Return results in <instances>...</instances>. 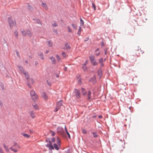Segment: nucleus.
Segmentation results:
<instances>
[{
    "instance_id": "1",
    "label": "nucleus",
    "mask_w": 153,
    "mask_h": 153,
    "mask_svg": "<svg viewBox=\"0 0 153 153\" xmlns=\"http://www.w3.org/2000/svg\"><path fill=\"white\" fill-rule=\"evenodd\" d=\"M30 96L32 99L35 101L38 98V96L34 91L32 90L30 91Z\"/></svg>"
},
{
    "instance_id": "2",
    "label": "nucleus",
    "mask_w": 153,
    "mask_h": 153,
    "mask_svg": "<svg viewBox=\"0 0 153 153\" xmlns=\"http://www.w3.org/2000/svg\"><path fill=\"white\" fill-rule=\"evenodd\" d=\"M19 148L20 146L19 145L16 143H15L14 145L11 147L10 149L14 152H16Z\"/></svg>"
},
{
    "instance_id": "3",
    "label": "nucleus",
    "mask_w": 153,
    "mask_h": 153,
    "mask_svg": "<svg viewBox=\"0 0 153 153\" xmlns=\"http://www.w3.org/2000/svg\"><path fill=\"white\" fill-rule=\"evenodd\" d=\"M46 142H48L49 143V144H47L45 146L47 147L49 149H54V147L52 146L51 142L50 140V139L49 138H47L46 140Z\"/></svg>"
},
{
    "instance_id": "4",
    "label": "nucleus",
    "mask_w": 153,
    "mask_h": 153,
    "mask_svg": "<svg viewBox=\"0 0 153 153\" xmlns=\"http://www.w3.org/2000/svg\"><path fill=\"white\" fill-rule=\"evenodd\" d=\"M8 22L9 24L10 28H12L13 26H15L16 25V22L12 20L11 18H8Z\"/></svg>"
},
{
    "instance_id": "5",
    "label": "nucleus",
    "mask_w": 153,
    "mask_h": 153,
    "mask_svg": "<svg viewBox=\"0 0 153 153\" xmlns=\"http://www.w3.org/2000/svg\"><path fill=\"white\" fill-rule=\"evenodd\" d=\"M57 132L60 134L63 135L64 134V130L63 128L62 127H59L57 128Z\"/></svg>"
},
{
    "instance_id": "6",
    "label": "nucleus",
    "mask_w": 153,
    "mask_h": 153,
    "mask_svg": "<svg viewBox=\"0 0 153 153\" xmlns=\"http://www.w3.org/2000/svg\"><path fill=\"white\" fill-rule=\"evenodd\" d=\"M75 95L77 99H79L81 97L80 93L78 89L75 88L74 89Z\"/></svg>"
},
{
    "instance_id": "7",
    "label": "nucleus",
    "mask_w": 153,
    "mask_h": 153,
    "mask_svg": "<svg viewBox=\"0 0 153 153\" xmlns=\"http://www.w3.org/2000/svg\"><path fill=\"white\" fill-rule=\"evenodd\" d=\"M89 81L92 82L93 84H95L97 82V80L95 76H93L89 79Z\"/></svg>"
},
{
    "instance_id": "8",
    "label": "nucleus",
    "mask_w": 153,
    "mask_h": 153,
    "mask_svg": "<svg viewBox=\"0 0 153 153\" xmlns=\"http://www.w3.org/2000/svg\"><path fill=\"white\" fill-rule=\"evenodd\" d=\"M63 103V101L62 100H60L57 103L56 106L60 108L62 105Z\"/></svg>"
},
{
    "instance_id": "9",
    "label": "nucleus",
    "mask_w": 153,
    "mask_h": 153,
    "mask_svg": "<svg viewBox=\"0 0 153 153\" xmlns=\"http://www.w3.org/2000/svg\"><path fill=\"white\" fill-rule=\"evenodd\" d=\"M25 77V78L27 79V80H28L30 76L28 72L27 71H25L23 73Z\"/></svg>"
},
{
    "instance_id": "10",
    "label": "nucleus",
    "mask_w": 153,
    "mask_h": 153,
    "mask_svg": "<svg viewBox=\"0 0 153 153\" xmlns=\"http://www.w3.org/2000/svg\"><path fill=\"white\" fill-rule=\"evenodd\" d=\"M42 97L45 100H47L48 99V97L46 94L45 92H43L42 94Z\"/></svg>"
},
{
    "instance_id": "11",
    "label": "nucleus",
    "mask_w": 153,
    "mask_h": 153,
    "mask_svg": "<svg viewBox=\"0 0 153 153\" xmlns=\"http://www.w3.org/2000/svg\"><path fill=\"white\" fill-rule=\"evenodd\" d=\"M33 20L35 22V23L39 24L42 25L39 19L33 18Z\"/></svg>"
},
{
    "instance_id": "12",
    "label": "nucleus",
    "mask_w": 153,
    "mask_h": 153,
    "mask_svg": "<svg viewBox=\"0 0 153 153\" xmlns=\"http://www.w3.org/2000/svg\"><path fill=\"white\" fill-rule=\"evenodd\" d=\"M18 68L20 71V72L22 73H23V72H24L25 71L24 70L23 68L20 65H18Z\"/></svg>"
},
{
    "instance_id": "13",
    "label": "nucleus",
    "mask_w": 153,
    "mask_h": 153,
    "mask_svg": "<svg viewBox=\"0 0 153 153\" xmlns=\"http://www.w3.org/2000/svg\"><path fill=\"white\" fill-rule=\"evenodd\" d=\"M30 115L32 118H34L35 117V113L33 111L30 112Z\"/></svg>"
},
{
    "instance_id": "14",
    "label": "nucleus",
    "mask_w": 153,
    "mask_h": 153,
    "mask_svg": "<svg viewBox=\"0 0 153 153\" xmlns=\"http://www.w3.org/2000/svg\"><path fill=\"white\" fill-rule=\"evenodd\" d=\"M38 55L40 56L41 59H44V57L43 53L41 52H39L38 53Z\"/></svg>"
},
{
    "instance_id": "15",
    "label": "nucleus",
    "mask_w": 153,
    "mask_h": 153,
    "mask_svg": "<svg viewBox=\"0 0 153 153\" xmlns=\"http://www.w3.org/2000/svg\"><path fill=\"white\" fill-rule=\"evenodd\" d=\"M91 93L90 91H88L87 93V99L88 100H89L91 99Z\"/></svg>"
},
{
    "instance_id": "16",
    "label": "nucleus",
    "mask_w": 153,
    "mask_h": 153,
    "mask_svg": "<svg viewBox=\"0 0 153 153\" xmlns=\"http://www.w3.org/2000/svg\"><path fill=\"white\" fill-rule=\"evenodd\" d=\"M50 59L52 61L53 64H54L56 63V60L55 58L53 56L51 57H50Z\"/></svg>"
},
{
    "instance_id": "17",
    "label": "nucleus",
    "mask_w": 153,
    "mask_h": 153,
    "mask_svg": "<svg viewBox=\"0 0 153 153\" xmlns=\"http://www.w3.org/2000/svg\"><path fill=\"white\" fill-rule=\"evenodd\" d=\"M98 74L100 78L102 76V73L101 70L100 69L98 71Z\"/></svg>"
},
{
    "instance_id": "18",
    "label": "nucleus",
    "mask_w": 153,
    "mask_h": 153,
    "mask_svg": "<svg viewBox=\"0 0 153 153\" xmlns=\"http://www.w3.org/2000/svg\"><path fill=\"white\" fill-rule=\"evenodd\" d=\"M27 9L30 11H32L33 10V7L30 5H27Z\"/></svg>"
},
{
    "instance_id": "19",
    "label": "nucleus",
    "mask_w": 153,
    "mask_h": 153,
    "mask_svg": "<svg viewBox=\"0 0 153 153\" xmlns=\"http://www.w3.org/2000/svg\"><path fill=\"white\" fill-rule=\"evenodd\" d=\"M81 91L83 95L85 96L86 94V91L84 88H82L81 89Z\"/></svg>"
},
{
    "instance_id": "20",
    "label": "nucleus",
    "mask_w": 153,
    "mask_h": 153,
    "mask_svg": "<svg viewBox=\"0 0 153 153\" xmlns=\"http://www.w3.org/2000/svg\"><path fill=\"white\" fill-rule=\"evenodd\" d=\"M82 29H81V27H79V28L78 29V32H77V34L79 36L80 35L81 33V31H82Z\"/></svg>"
},
{
    "instance_id": "21",
    "label": "nucleus",
    "mask_w": 153,
    "mask_h": 153,
    "mask_svg": "<svg viewBox=\"0 0 153 153\" xmlns=\"http://www.w3.org/2000/svg\"><path fill=\"white\" fill-rule=\"evenodd\" d=\"M89 58L90 59L91 62H92V61H93L94 60H95L94 57L92 56H90L89 57Z\"/></svg>"
},
{
    "instance_id": "22",
    "label": "nucleus",
    "mask_w": 153,
    "mask_h": 153,
    "mask_svg": "<svg viewBox=\"0 0 153 153\" xmlns=\"http://www.w3.org/2000/svg\"><path fill=\"white\" fill-rule=\"evenodd\" d=\"M42 7L46 9H48V7L46 4L45 3L42 2Z\"/></svg>"
},
{
    "instance_id": "23",
    "label": "nucleus",
    "mask_w": 153,
    "mask_h": 153,
    "mask_svg": "<svg viewBox=\"0 0 153 153\" xmlns=\"http://www.w3.org/2000/svg\"><path fill=\"white\" fill-rule=\"evenodd\" d=\"M26 33L27 34L28 36L30 37L31 36V32L30 31L28 30V29H27V30H26Z\"/></svg>"
},
{
    "instance_id": "24",
    "label": "nucleus",
    "mask_w": 153,
    "mask_h": 153,
    "mask_svg": "<svg viewBox=\"0 0 153 153\" xmlns=\"http://www.w3.org/2000/svg\"><path fill=\"white\" fill-rule=\"evenodd\" d=\"M82 68L84 71H85L87 70V67L85 65V64H83L82 66Z\"/></svg>"
},
{
    "instance_id": "25",
    "label": "nucleus",
    "mask_w": 153,
    "mask_h": 153,
    "mask_svg": "<svg viewBox=\"0 0 153 153\" xmlns=\"http://www.w3.org/2000/svg\"><path fill=\"white\" fill-rule=\"evenodd\" d=\"M99 62L101 64V66H103L104 65L102 63L103 59L102 58H100L99 60Z\"/></svg>"
},
{
    "instance_id": "26",
    "label": "nucleus",
    "mask_w": 153,
    "mask_h": 153,
    "mask_svg": "<svg viewBox=\"0 0 153 153\" xmlns=\"http://www.w3.org/2000/svg\"><path fill=\"white\" fill-rule=\"evenodd\" d=\"M65 45L66 49H69L71 48L70 46L69 45H68V43H65Z\"/></svg>"
},
{
    "instance_id": "27",
    "label": "nucleus",
    "mask_w": 153,
    "mask_h": 153,
    "mask_svg": "<svg viewBox=\"0 0 153 153\" xmlns=\"http://www.w3.org/2000/svg\"><path fill=\"white\" fill-rule=\"evenodd\" d=\"M14 34L16 36V38H18V33L17 31L16 30H15L14 32Z\"/></svg>"
},
{
    "instance_id": "28",
    "label": "nucleus",
    "mask_w": 153,
    "mask_h": 153,
    "mask_svg": "<svg viewBox=\"0 0 153 153\" xmlns=\"http://www.w3.org/2000/svg\"><path fill=\"white\" fill-rule=\"evenodd\" d=\"M33 106L36 110H38L39 109V107L36 104L33 105Z\"/></svg>"
},
{
    "instance_id": "29",
    "label": "nucleus",
    "mask_w": 153,
    "mask_h": 153,
    "mask_svg": "<svg viewBox=\"0 0 153 153\" xmlns=\"http://www.w3.org/2000/svg\"><path fill=\"white\" fill-rule=\"evenodd\" d=\"M22 134L25 137H26L27 138H29L30 137V135L27 134L22 133Z\"/></svg>"
},
{
    "instance_id": "30",
    "label": "nucleus",
    "mask_w": 153,
    "mask_h": 153,
    "mask_svg": "<svg viewBox=\"0 0 153 153\" xmlns=\"http://www.w3.org/2000/svg\"><path fill=\"white\" fill-rule=\"evenodd\" d=\"M53 146L54 148L56 150H58L59 149V148L56 143H54Z\"/></svg>"
},
{
    "instance_id": "31",
    "label": "nucleus",
    "mask_w": 153,
    "mask_h": 153,
    "mask_svg": "<svg viewBox=\"0 0 153 153\" xmlns=\"http://www.w3.org/2000/svg\"><path fill=\"white\" fill-rule=\"evenodd\" d=\"M91 62L93 65L94 66L98 64L97 62L95 61V60H94L93 61H92Z\"/></svg>"
},
{
    "instance_id": "32",
    "label": "nucleus",
    "mask_w": 153,
    "mask_h": 153,
    "mask_svg": "<svg viewBox=\"0 0 153 153\" xmlns=\"http://www.w3.org/2000/svg\"><path fill=\"white\" fill-rule=\"evenodd\" d=\"M71 26L74 29H75V30L76 29L77 26L75 24H73V23L72 24Z\"/></svg>"
},
{
    "instance_id": "33",
    "label": "nucleus",
    "mask_w": 153,
    "mask_h": 153,
    "mask_svg": "<svg viewBox=\"0 0 153 153\" xmlns=\"http://www.w3.org/2000/svg\"><path fill=\"white\" fill-rule=\"evenodd\" d=\"M4 69H5V67L3 65H0V72L1 70H3Z\"/></svg>"
},
{
    "instance_id": "34",
    "label": "nucleus",
    "mask_w": 153,
    "mask_h": 153,
    "mask_svg": "<svg viewBox=\"0 0 153 153\" xmlns=\"http://www.w3.org/2000/svg\"><path fill=\"white\" fill-rule=\"evenodd\" d=\"M21 32L22 35L24 36H25L27 34L26 31H25L23 30V31H21Z\"/></svg>"
},
{
    "instance_id": "35",
    "label": "nucleus",
    "mask_w": 153,
    "mask_h": 153,
    "mask_svg": "<svg viewBox=\"0 0 153 153\" xmlns=\"http://www.w3.org/2000/svg\"><path fill=\"white\" fill-rule=\"evenodd\" d=\"M48 45L49 47H51L52 45V42L51 41H48Z\"/></svg>"
},
{
    "instance_id": "36",
    "label": "nucleus",
    "mask_w": 153,
    "mask_h": 153,
    "mask_svg": "<svg viewBox=\"0 0 153 153\" xmlns=\"http://www.w3.org/2000/svg\"><path fill=\"white\" fill-rule=\"evenodd\" d=\"M92 134L94 136V137L95 138L97 137H98V135H97L96 133L95 132H92Z\"/></svg>"
},
{
    "instance_id": "37",
    "label": "nucleus",
    "mask_w": 153,
    "mask_h": 153,
    "mask_svg": "<svg viewBox=\"0 0 153 153\" xmlns=\"http://www.w3.org/2000/svg\"><path fill=\"white\" fill-rule=\"evenodd\" d=\"M56 57L58 61H59L61 60L60 57L58 55H56Z\"/></svg>"
},
{
    "instance_id": "38",
    "label": "nucleus",
    "mask_w": 153,
    "mask_h": 153,
    "mask_svg": "<svg viewBox=\"0 0 153 153\" xmlns=\"http://www.w3.org/2000/svg\"><path fill=\"white\" fill-rule=\"evenodd\" d=\"M57 142L59 145H60V141L58 137L57 138Z\"/></svg>"
},
{
    "instance_id": "39",
    "label": "nucleus",
    "mask_w": 153,
    "mask_h": 153,
    "mask_svg": "<svg viewBox=\"0 0 153 153\" xmlns=\"http://www.w3.org/2000/svg\"><path fill=\"white\" fill-rule=\"evenodd\" d=\"M80 23H81V24L82 26H83V25H84V21H83V20H82V19L81 18L80 19Z\"/></svg>"
},
{
    "instance_id": "40",
    "label": "nucleus",
    "mask_w": 153,
    "mask_h": 153,
    "mask_svg": "<svg viewBox=\"0 0 153 153\" xmlns=\"http://www.w3.org/2000/svg\"><path fill=\"white\" fill-rule=\"evenodd\" d=\"M60 108H59V107H58L57 106H56V108H55L54 110V111L55 112H56L57 111H58L59 110Z\"/></svg>"
},
{
    "instance_id": "41",
    "label": "nucleus",
    "mask_w": 153,
    "mask_h": 153,
    "mask_svg": "<svg viewBox=\"0 0 153 153\" xmlns=\"http://www.w3.org/2000/svg\"><path fill=\"white\" fill-rule=\"evenodd\" d=\"M46 82L49 86H51V82L48 80H47Z\"/></svg>"
},
{
    "instance_id": "42",
    "label": "nucleus",
    "mask_w": 153,
    "mask_h": 153,
    "mask_svg": "<svg viewBox=\"0 0 153 153\" xmlns=\"http://www.w3.org/2000/svg\"><path fill=\"white\" fill-rule=\"evenodd\" d=\"M62 55L64 57H66V55L65 53L64 52H62Z\"/></svg>"
},
{
    "instance_id": "43",
    "label": "nucleus",
    "mask_w": 153,
    "mask_h": 153,
    "mask_svg": "<svg viewBox=\"0 0 153 153\" xmlns=\"http://www.w3.org/2000/svg\"><path fill=\"white\" fill-rule=\"evenodd\" d=\"M3 146H4V148L6 150V151H7V150H8V148L7 147V146L5 145V144H3Z\"/></svg>"
},
{
    "instance_id": "44",
    "label": "nucleus",
    "mask_w": 153,
    "mask_h": 153,
    "mask_svg": "<svg viewBox=\"0 0 153 153\" xmlns=\"http://www.w3.org/2000/svg\"><path fill=\"white\" fill-rule=\"evenodd\" d=\"M92 7L94 8V10H95L96 9V6H95V4L93 3H92Z\"/></svg>"
},
{
    "instance_id": "45",
    "label": "nucleus",
    "mask_w": 153,
    "mask_h": 153,
    "mask_svg": "<svg viewBox=\"0 0 153 153\" xmlns=\"http://www.w3.org/2000/svg\"><path fill=\"white\" fill-rule=\"evenodd\" d=\"M0 86L3 90L4 89V86L3 83H1L0 84Z\"/></svg>"
},
{
    "instance_id": "46",
    "label": "nucleus",
    "mask_w": 153,
    "mask_h": 153,
    "mask_svg": "<svg viewBox=\"0 0 153 153\" xmlns=\"http://www.w3.org/2000/svg\"><path fill=\"white\" fill-rule=\"evenodd\" d=\"M66 133L67 134V135L68 136V138H71V136H70L69 133H68V131H66Z\"/></svg>"
},
{
    "instance_id": "47",
    "label": "nucleus",
    "mask_w": 153,
    "mask_h": 153,
    "mask_svg": "<svg viewBox=\"0 0 153 153\" xmlns=\"http://www.w3.org/2000/svg\"><path fill=\"white\" fill-rule=\"evenodd\" d=\"M52 25L54 27H56L57 26V24L56 22H55Z\"/></svg>"
},
{
    "instance_id": "48",
    "label": "nucleus",
    "mask_w": 153,
    "mask_h": 153,
    "mask_svg": "<svg viewBox=\"0 0 153 153\" xmlns=\"http://www.w3.org/2000/svg\"><path fill=\"white\" fill-rule=\"evenodd\" d=\"M68 31L69 32H70V33H71L72 32V31H71V29L69 27V26H68Z\"/></svg>"
},
{
    "instance_id": "49",
    "label": "nucleus",
    "mask_w": 153,
    "mask_h": 153,
    "mask_svg": "<svg viewBox=\"0 0 153 153\" xmlns=\"http://www.w3.org/2000/svg\"><path fill=\"white\" fill-rule=\"evenodd\" d=\"M51 131V135L52 136H53L55 135V133L54 132Z\"/></svg>"
},
{
    "instance_id": "50",
    "label": "nucleus",
    "mask_w": 153,
    "mask_h": 153,
    "mask_svg": "<svg viewBox=\"0 0 153 153\" xmlns=\"http://www.w3.org/2000/svg\"><path fill=\"white\" fill-rule=\"evenodd\" d=\"M78 82L79 84H80V85L82 83V81H81V79H79V80L78 81Z\"/></svg>"
},
{
    "instance_id": "51",
    "label": "nucleus",
    "mask_w": 153,
    "mask_h": 153,
    "mask_svg": "<svg viewBox=\"0 0 153 153\" xmlns=\"http://www.w3.org/2000/svg\"><path fill=\"white\" fill-rule=\"evenodd\" d=\"M16 55H17V56L19 58L20 57V55H19V52L17 51H16Z\"/></svg>"
},
{
    "instance_id": "52",
    "label": "nucleus",
    "mask_w": 153,
    "mask_h": 153,
    "mask_svg": "<svg viewBox=\"0 0 153 153\" xmlns=\"http://www.w3.org/2000/svg\"><path fill=\"white\" fill-rule=\"evenodd\" d=\"M65 152L66 153H69L70 152V149H68L67 150L65 151Z\"/></svg>"
},
{
    "instance_id": "53",
    "label": "nucleus",
    "mask_w": 153,
    "mask_h": 153,
    "mask_svg": "<svg viewBox=\"0 0 153 153\" xmlns=\"http://www.w3.org/2000/svg\"><path fill=\"white\" fill-rule=\"evenodd\" d=\"M51 140L53 142H54L55 140V138L54 137L52 138Z\"/></svg>"
},
{
    "instance_id": "54",
    "label": "nucleus",
    "mask_w": 153,
    "mask_h": 153,
    "mask_svg": "<svg viewBox=\"0 0 153 153\" xmlns=\"http://www.w3.org/2000/svg\"><path fill=\"white\" fill-rule=\"evenodd\" d=\"M89 39V38L88 37H87L86 38H85V39H84V41L85 42L87 41H88V40Z\"/></svg>"
},
{
    "instance_id": "55",
    "label": "nucleus",
    "mask_w": 153,
    "mask_h": 153,
    "mask_svg": "<svg viewBox=\"0 0 153 153\" xmlns=\"http://www.w3.org/2000/svg\"><path fill=\"white\" fill-rule=\"evenodd\" d=\"M104 46V43L103 42V41H102L101 42V46L102 47Z\"/></svg>"
},
{
    "instance_id": "56",
    "label": "nucleus",
    "mask_w": 153,
    "mask_h": 153,
    "mask_svg": "<svg viewBox=\"0 0 153 153\" xmlns=\"http://www.w3.org/2000/svg\"><path fill=\"white\" fill-rule=\"evenodd\" d=\"M27 85L30 88H31V85L30 84V83H27Z\"/></svg>"
},
{
    "instance_id": "57",
    "label": "nucleus",
    "mask_w": 153,
    "mask_h": 153,
    "mask_svg": "<svg viewBox=\"0 0 153 153\" xmlns=\"http://www.w3.org/2000/svg\"><path fill=\"white\" fill-rule=\"evenodd\" d=\"M55 74L56 75V77L58 78L59 77V74L57 73H55Z\"/></svg>"
},
{
    "instance_id": "58",
    "label": "nucleus",
    "mask_w": 153,
    "mask_h": 153,
    "mask_svg": "<svg viewBox=\"0 0 153 153\" xmlns=\"http://www.w3.org/2000/svg\"><path fill=\"white\" fill-rule=\"evenodd\" d=\"M30 80H31V81L32 84H33L34 82L33 79V78H31L30 79Z\"/></svg>"
},
{
    "instance_id": "59",
    "label": "nucleus",
    "mask_w": 153,
    "mask_h": 153,
    "mask_svg": "<svg viewBox=\"0 0 153 153\" xmlns=\"http://www.w3.org/2000/svg\"><path fill=\"white\" fill-rule=\"evenodd\" d=\"M0 105L1 107H2L3 105V103L0 100Z\"/></svg>"
},
{
    "instance_id": "60",
    "label": "nucleus",
    "mask_w": 153,
    "mask_h": 153,
    "mask_svg": "<svg viewBox=\"0 0 153 153\" xmlns=\"http://www.w3.org/2000/svg\"><path fill=\"white\" fill-rule=\"evenodd\" d=\"M82 131H83V133L85 134L86 133V131H85V129L83 130Z\"/></svg>"
},
{
    "instance_id": "61",
    "label": "nucleus",
    "mask_w": 153,
    "mask_h": 153,
    "mask_svg": "<svg viewBox=\"0 0 153 153\" xmlns=\"http://www.w3.org/2000/svg\"><path fill=\"white\" fill-rule=\"evenodd\" d=\"M35 65L36 66L38 64V62L37 61H36L35 62Z\"/></svg>"
},
{
    "instance_id": "62",
    "label": "nucleus",
    "mask_w": 153,
    "mask_h": 153,
    "mask_svg": "<svg viewBox=\"0 0 153 153\" xmlns=\"http://www.w3.org/2000/svg\"><path fill=\"white\" fill-rule=\"evenodd\" d=\"M88 60H86L85 63L84 64H85V65H86L88 63Z\"/></svg>"
},
{
    "instance_id": "63",
    "label": "nucleus",
    "mask_w": 153,
    "mask_h": 153,
    "mask_svg": "<svg viewBox=\"0 0 153 153\" xmlns=\"http://www.w3.org/2000/svg\"><path fill=\"white\" fill-rule=\"evenodd\" d=\"M67 67H64V71H66L67 70Z\"/></svg>"
},
{
    "instance_id": "64",
    "label": "nucleus",
    "mask_w": 153,
    "mask_h": 153,
    "mask_svg": "<svg viewBox=\"0 0 153 153\" xmlns=\"http://www.w3.org/2000/svg\"><path fill=\"white\" fill-rule=\"evenodd\" d=\"M98 117L100 118H101L102 117V116L101 115H99Z\"/></svg>"
}]
</instances>
